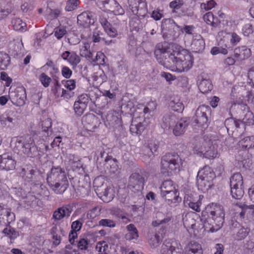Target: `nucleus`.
Listing matches in <instances>:
<instances>
[{"instance_id":"obj_26","label":"nucleus","mask_w":254,"mask_h":254,"mask_svg":"<svg viewBox=\"0 0 254 254\" xmlns=\"http://www.w3.org/2000/svg\"><path fill=\"white\" fill-rule=\"evenodd\" d=\"M177 118L174 114H168L163 117L161 127L164 129H169L176 123Z\"/></svg>"},{"instance_id":"obj_29","label":"nucleus","mask_w":254,"mask_h":254,"mask_svg":"<svg viewBox=\"0 0 254 254\" xmlns=\"http://www.w3.org/2000/svg\"><path fill=\"white\" fill-rule=\"evenodd\" d=\"M187 249L189 252V254H203V251L201 245L195 241H190L188 245Z\"/></svg>"},{"instance_id":"obj_25","label":"nucleus","mask_w":254,"mask_h":254,"mask_svg":"<svg viewBox=\"0 0 254 254\" xmlns=\"http://www.w3.org/2000/svg\"><path fill=\"white\" fill-rule=\"evenodd\" d=\"M162 197L169 205L173 203L175 204L181 200V198L179 197V192L177 190L167 192L166 196Z\"/></svg>"},{"instance_id":"obj_34","label":"nucleus","mask_w":254,"mask_h":254,"mask_svg":"<svg viewBox=\"0 0 254 254\" xmlns=\"http://www.w3.org/2000/svg\"><path fill=\"white\" fill-rule=\"evenodd\" d=\"M127 229L128 233L126 234L125 237L127 240L136 239L138 237V231L136 228L132 224H130L127 226Z\"/></svg>"},{"instance_id":"obj_27","label":"nucleus","mask_w":254,"mask_h":254,"mask_svg":"<svg viewBox=\"0 0 254 254\" xmlns=\"http://www.w3.org/2000/svg\"><path fill=\"white\" fill-rule=\"evenodd\" d=\"M173 182L171 180L164 181L160 187L161 196H165L166 193L176 190Z\"/></svg>"},{"instance_id":"obj_5","label":"nucleus","mask_w":254,"mask_h":254,"mask_svg":"<svg viewBox=\"0 0 254 254\" xmlns=\"http://www.w3.org/2000/svg\"><path fill=\"white\" fill-rule=\"evenodd\" d=\"M15 147L19 148L23 153L30 157L35 155L37 152L34 139L30 135L16 138Z\"/></svg>"},{"instance_id":"obj_59","label":"nucleus","mask_w":254,"mask_h":254,"mask_svg":"<svg viewBox=\"0 0 254 254\" xmlns=\"http://www.w3.org/2000/svg\"><path fill=\"white\" fill-rule=\"evenodd\" d=\"M101 209L99 207H95L92 209L88 212L87 217L90 219H93L99 215L100 213Z\"/></svg>"},{"instance_id":"obj_58","label":"nucleus","mask_w":254,"mask_h":254,"mask_svg":"<svg viewBox=\"0 0 254 254\" xmlns=\"http://www.w3.org/2000/svg\"><path fill=\"white\" fill-rule=\"evenodd\" d=\"M39 79L42 83V85L47 87L49 86L50 82H51V78L47 75L45 73H42L39 77Z\"/></svg>"},{"instance_id":"obj_21","label":"nucleus","mask_w":254,"mask_h":254,"mask_svg":"<svg viewBox=\"0 0 254 254\" xmlns=\"http://www.w3.org/2000/svg\"><path fill=\"white\" fill-rule=\"evenodd\" d=\"M51 189L57 194L64 193L67 188L68 183L67 180L56 181L55 183H48Z\"/></svg>"},{"instance_id":"obj_46","label":"nucleus","mask_w":254,"mask_h":254,"mask_svg":"<svg viewBox=\"0 0 254 254\" xmlns=\"http://www.w3.org/2000/svg\"><path fill=\"white\" fill-rule=\"evenodd\" d=\"M10 58L7 54L0 52V69H4L9 64Z\"/></svg>"},{"instance_id":"obj_11","label":"nucleus","mask_w":254,"mask_h":254,"mask_svg":"<svg viewBox=\"0 0 254 254\" xmlns=\"http://www.w3.org/2000/svg\"><path fill=\"white\" fill-rule=\"evenodd\" d=\"M20 176L28 182H36L37 181V175L34 167L30 165L24 166L20 172Z\"/></svg>"},{"instance_id":"obj_47","label":"nucleus","mask_w":254,"mask_h":254,"mask_svg":"<svg viewBox=\"0 0 254 254\" xmlns=\"http://www.w3.org/2000/svg\"><path fill=\"white\" fill-rule=\"evenodd\" d=\"M149 233V244L150 246L152 248H157L158 246L159 243V238L158 234L156 233H154L152 230H150Z\"/></svg>"},{"instance_id":"obj_24","label":"nucleus","mask_w":254,"mask_h":254,"mask_svg":"<svg viewBox=\"0 0 254 254\" xmlns=\"http://www.w3.org/2000/svg\"><path fill=\"white\" fill-rule=\"evenodd\" d=\"M173 222L172 214L171 213H168L165 217L160 220V230H161L163 233L165 234V233L170 229Z\"/></svg>"},{"instance_id":"obj_53","label":"nucleus","mask_w":254,"mask_h":254,"mask_svg":"<svg viewBox=\"0 0 254 254\" xmlns=\"http://www.w3.org/2000/svg\"><path fill=\"white\" fill-rule=\"evenodd\" d=\"M225 47L226 48H223L222 47H214L211 49L210 53L213 55H216L218 54L226 55L228 53V50L226 48L227 47L226 45H225Z\"/></svg>"},{"instance_id":"obj_23","label":"nucleus","mask_w":254,"mask_h":254,"mask_svg":"<svg viewBox=\"0 0 254 254\" xmlns=\"http://www.w3.org/2000/svg\"><path fill=\"white\" fill-rule=\"evenodd\" d=\"M61 57L73 66H76L80 61L79 57L73 52L65 51L61 55Z\"/></svg>"},{"instance_id":"obj_49","label":"nucleus","mask_w":254,"mask_h":254,"mask_svg":"<svg viewBox=\"0 0 254 254\" xmlns=\"http://www.w3.org/2000/svg\"><path fill=\"white\" fill-rule=\"evenodd\" d=\"M86 107V104H81V103L75 101L74 104L73 108L75 114L78 116H80L83 113Z\"/></svg>"},{"instance_id":"obj_31","label":"nucleus","mask_w":254,"mask_h":254,"mask_svg":"<svg viewBox=\"0 0 254 254\" xmlns=\"http://www.w3.org/2000/svg\"><path fill=\"white\" fill-rule=\"evenodd\" d=\"M244 186L243 178L240 173L234 174L230 178V187Z\"/></svg>"},{"instance_id":"obj_19","label":"nucleus","mask_w":254,"mask_h":254,"mask_svg":"<svg viewBox=\"0 0 254 254\" xmlns=\"http://www.w3.org/2000/svg\"><path fill=\"white\" fill-rule=\"evenodd\" d=\"M197 178L212 182L215 178V174L212 169L209 166H205L202 169L199 170L197 173Z\"/></svg>"},{"instance_id":"obj_36","label":"nucleus","mask_w":254,"mask_h":254,"mask_svg":"<svg viewBox=\"0 0 254 254\" xmlns=\"http://www.w3.org/2000/svg\"><path fill=\"white\" fill-rule=\"evenodd\" d=\"M231 194L233 198L241 199L244 194V186L230 187Z\"/></svg>"},{"instance_id":"obj_20","label":"nucleus","mask_w":254,"mask_h":254,"mask_svg":"<svg viewBox=\"0 0 254 254\" xmlns=\"http://www.w3.org/2000/svg\"><path fill=\"white\" fill-rule=\"evenodd\" d=\"M9 53L14 56L21 55L23 53V45L21 40H14L9 44Z\"/></svg>"},{"instance_id":"obj_22","label":"nucleus","mask_w":254,"mask_h":254,"mask_svg":"<svg viewBox=\"0 0 254 254\" xmlns=\"http://www.w3.org/2000/svg\"><path fill=\"white\" fill-rule=\"evenodd\" d=\"M94 22V19L91 18L90 13L87 11L81 13L77 16L78 24L84 27H88Z\"/></svg>"},{"instance_id":"obj_38","label":"nucleus","mask_w":254,"mask_h":254,"mask_svg":"<svg viewBox=\"0 0 254 254\" xmlns=\"http://www.w3.org/2000/svg\"><path fill=\"white\" fill-rule=\"evenodd\" d=\"M115 3V0H98L97 5L104 11H110Z\"/></svg>"},{"instance_id":"obj_9","label":"nucleus","mask_w":254,"mask_h":254,"mask_svg":"<svg viewBox=\"0 0 254 254\" xmlns=\"http://www.w3.org/2000/svg\"><path fill=\"white\" fill-rule=\"evenodd\" d=\"M65 180H67L65 172L59 166L52 167L51 173L48 175L47 178L48 183L51 184Z\"/></svg>"},{"instance_id":"obj_60","label":"nucleus","mask_w":254,"mask_h":254,"mask_svg":"<svg viewBox=\"0 0 254 254\" xmlns=\"http://www.w3.org/2000/svg\"><path fill=\"white\" fill-rule=\"evenodd\" d=\"M161 76L164 78L167 82H168L169 84H171L172 82L176 79L175 75H173L172 74L167 72H161Z\"/></svg>"},{"instance_id":"obj_3","label":"nucleus","mask_w":254,"mask_h":254,"mask_svg":"<svg viewBox=\"0 0 254 254\" xmlns=\"http://www.w3.org/2000/svg\"><path fill=\"white\" fill-rule=\"evenodd\" d=\"M171 46L177 62V71L182 72L189 70L192 67V61L189 52L176 44L172 43Z\"/></svg>"},{"instance_id":"obj_7","label":"nucleus","mask_w":254,"mask_h":254,"mask_svg":"<svg viewBox=\"0 0 254 254\" xmlns=\"http://www.w3.org/2000/svg\"><path fill=\"white\" fill-rule=\"evenodd\" d=\"M193 151L197 156L207 159H213L217 154V150L210 141H203L201 145H195Z\"/></svg>"},{"instance_id":"obj_10","label":"nucleus","mask_w":254,"mask_h":254,"mask_svg":"<svg viewBox=\"0 0 254 254\" xmlns=\"http://www.w3.org/2000/svg\"><path fill=\"white\" fill-rule=\"evenodd\" d=\"M128 3L134 14L144 15L147 11L145 0H128Z\"/></svg>"},{"instance_id":"obj_41","label":"nucleus","mask_w":254,"mask_h":254,"mask_svg":"<svg viewBox=\"0 0 254 254\" xmlns=\"http://www.w3.org/2000/svg\"><path fill=\"white\" fill-rule=\"evenodd\" d=\"M90 45L87 43H85L81 46L80 49V55L81 56L85 57L88 61L92 59L93 52H91L89 50Z\"/></svg>"},{"instance_id":"obj_62","label":"nucleus","mask_w":254,"mask_h":254,"mask_svg":"<svg viewBox=\"0 0 254 254\" xmlns=\"http://www.w3.org/2000/svg\"><path fill=\"white\" fill-rule=\"evenodd\" d=\"M66 32L65 29L63 27H57L54 30L55 36L58 39L62 38L66 34Z\"/></svg>"},{"instance_id":"obj_28","label":"nucleus","mask_w":254,"mask_h":254,"mask_svg":"<svg viewBox=\"0 0 254 254\" xmlns=\"http://www.w3.org/2000/svg\"><path fill=\"white\" fill-rule=\"evenodd\" d=\"M104 165L112 173H115L118 169L117 160L113 159L111 156H108L105 159Z\"/></svg>"},{"instance_id":"obj_48","label":"nucleus","mask_w":254,"mask_h":254,"mask_svg":"<svg viewBox=\"0 0 254 254\" xmlns=\"http://www.w3.org/2000/svg\"><path fill=\"white\" fill-rule=\"evenodd\" d=\"M109 247L105 242L98 243L96 246L98 254H109Z\"/></svg>"},{"instance_id":"obj_33","label":"nucleus","mask_w":254,"mask_h":254,"mask_svg":"<svg viewBox=\"0 0 254 254\" xmlns=\"http://www.w3.org/2000/svg\"><path fill=\"white\" fill-rule=\"evenodd\" d=\"M15 97L17 105L19 106L24 105L26 99V93L24 88H20L15 92Z\"/></svg>"},{"instance_id":"obj_14","label":"nucleus","mask_w":254,"mask_h":254,"mask_svg":"<svg viewBox=\"0 0 254 254\" xmlns=\"http://www.w3.org/2000/svg\"><path fill=\"white\" fill-rule=\"evenodd\" d=\"M51 233L53 240V245L58 246L61 242V236H65V230L61 223H56L51 230Z\"/></svg>"},{"instance_id":"obj_6","label":"nucleus","mask_w":254,"mask_h":254,"mask_svg":"<svg viewBox=\"0 0 254 254\" xmlns=\"http://www.w3.org/2000/svg\"><path fill=\"white\" fill-rule=\"evenodd\" d=\"M211 113V109L207 105L199 106L195 111V115L192 118V123L195 125L206 128L208 126V115Z\"/></svg>"},{"instance_id":"obj_61","label":"nucleus","mask_w":254,"mask_h":254,"mask_svg":"<svg viewBox=\"0 0 254 254\" xmlns=\"http://www.w3.org/2000/svg\"><path fill=\"white\" fill-rule=\"evenodd\" d=\"M63 83L64 84V87L67 90L72 91L76 87V81L73 79L63 81Z\"/></svg>"},{"instance_id":"obj_39","label":"nucleus","mask_w":254,"mask_h":254,"mask_svg":"<svg viewBox=\"0 0 254 254\" xmlns=\"http://www.w3.org/2000/svg\"><path fill=\"white\" fill-rule=\"evenodd\" d=\"M170 240H166L161 247V254H174L175 248L173 246Z\"/></svg>"},{"instance_id":"obj_63","label":"nucleus","mask_w":254,"mask_h":254,"mask_svg":"<svg viewBox=\"0 0 254 254\" xmlns=\"http://www.w3.org/2000/svg\"><path fill=\"white\" fill-rule=\"evenodd\" d=\"M170 106L172 110L177 112H182L184 108L183 104L180 102H171Z\"/></svg>"},{"instance_id":"obj_40","label":"nucleus","mask_w":254,"mask_h":254,"mask_svg":"<svg viewBox=\"0 0 254 254\" xmlns=\"http://www.w3.org/2000/svg\"><path fill=\"white\" fill-rule=\"evenodd\" d=\"M240 143L245 150H249L254 147V136H247L240 141Z\"/></svg>"},{"instance_id":"obj_2","label":"nucleus","mask_w":254,"mask_h":254,"mask_svg":"<svg viewBox=\"0 0 254 254\" xmlns=\"http://www.w3.org/2000/svg\"><path fill=\"white\" fill-rule=\"evenodd\" d=\"M161 173L164 176H170L180 171L182 159L175 152L166 153L161 158Z\"/></svg>"},{"instance_id":"obj_30","label":"nucleus","mask_w":254,"mask_h":254,"mask_svg":"<svg viewBox=\"0 0 254 254\" xmlns=\"http://www.w3.org/2000/svg\"><path fill=\"white\" fill-rule=\"evenodd\" d=\"M191 49L194 52L198 53L202 51L205 48V42L202 37L199 36V39H194L191 44Z\"/></svg>"},{"instance_id":"obj_64","label":"nucleus","mask_w":254,"mask_h":254,"mask_svg":"<svg viewBox=\"0 0 254 254\" xmlns=\"http://www.w3.org/2000/svg\"><path fill=\"white\" fill-rule=\"evenodd\" d=\"M74 245L69 244L65 246L64 254H79L77 250L73 248Z\"/></svg>"},{"instance_id":"obj_35","label":"nucleus","mask_w":254,"mask_h":254,"mask_svg":"<svg viewBox=\"0 0 254 254\" xmlns=\"http://www.w3.org/2000/svg\"><path fill=\"white\" fill-rule=\"evenodd\" d=\"M12 8L11 3H0V20L7 17L11 12Z\"/></svg>"},{"instance_id":"obj_18","label":"nucleus","mask_w":254,"mask_h":254,"mask_svg":"<svg viewBox=\"0 0 254 254\" xmlns=\"http://www.w3.org/2000/svg\"><path fill=\"white\" fill-rule=\"evenodd\" d=\"M71 211L66 206H63L55 210L53 214L52 218L55 222L60 221L64 218H68Z\"/></svg>"},{"instance_id":"obj_4","label":"nucleus","mask_w":254,"mask_h":254,"mask_svg":"<svg viewBox=\"0 0 254 254\" xmlns=\"http://www.w3.org/2000/svg\"><path fill=\"white\" fill-rule=\"evenodd\" d=\"M171 42H165L162 45L161 48H160V53H161L160 59H162V61H160V63L163 64L167 68H171L176 67L177 68V64L175 53L172 51ZM177 71V69H176Z\"/></svg>"},{"instance_id":"obj_44","label":"nucleus","mask_w":254,"mask_h":254,"mask_svg":"<svg viewBox=\"0 0 254 254\" xmlns=\"http://www.w3.org/2000/svg\"><path fill=\"white\" fill-rule=\"evenodd\" d=\"M13 29L16 31H23L26 27V23L19 18H13L11 21Z\"/></svg>"},{"instance_id":"obj_42","label":"nucleus","mask_w":254,"mask_h":254,"mask_svg":"<svg viewBox=\"0 0 254 254\" xmlns=\"http://www.w3.org/2000/svg\"><path fill=\"white\" fill-rule=\"evenodd\" d=\"M52 120L50 118H47L45 120H43L41 123L42 130L46 133L47 136H50L52 134Z\"/></svg>"},{"instance_id":"obj_52","label":"nucleus","mask_w":254,"mask_h":254,"mask_svg":"<svg viewBox=\"0 0 254 254\" xmlns=\"http://www.w3.org/2000/svg\"><path fill=\"white\" fill-rule=\"evenodd\" d=\"M105 31L111 37H115L117 34V31L116 28L113 27L109 22H106L105 24Z\"/></svg>"},{"instance_id":"obj_43","label":"nucleus","mask_w":254,"mask_h":254,"mask_svg":"<svg viewBox=\"0 0 254 254\" xmlns=\"http://www.w3.org/2000/svg\"><path fill=\"white\" fill-rule=\"evenodd\" d=\"M196 184L198 190L202 191L207 190L208 189L210 188L212 185L211 182H207V181L202 179V178H199V177H197Z\"/></svg>"},{"instance_id":"obj_1","label":"nucleus","mask_w":254,"mask_h":254,"mask_svg":"<svg viewBox=\"0 0 254 254\" xmlns=\"http://www.w3.org/2000/svg\"><path fill=\"white\" fill-rule=\"evenodd\" d=\"M225 211L222 206L212 203L207 205L201 212V221L204 230L214 233L219 230L223 225Z\"/></svg>"},{"instance_id":"obj_57","label":"nucleus","mask_w":254,"mask_h":254,"mask_svg":"<svg viewBox=\"0 0 254 254\" xmlns=\"http://www.w3.org/2000/svg\"><path fill=\"white\" fill-rule=\"evenodd\" d=\"M143 129V128L141 123L137 125L131 124L130 127V130L132 133L140 134Z\"/></svg>"},{"instance_id":"obj_32","label":"nucleus","mask_w":254,"mask_h":254,"mask_svg":"<svg viewBox=\"0 0 254 254\" xmlns=\"http://www.w3.org/2000/svg\"><path fill=\"white\" fill-rule=\"evenodd\" d=\"M204 21L213 27H216L220 23L217 17H214L211 12H208L203 15Z\"/></svg>"},{"instance_id":"obj_15","label":"nucleus","mask_w":254,"mask_h":254,"mask_svg":"<svg viewBox=\"0 0 254 254\" xmlns=\"http://www.w3.org/2000/svg\"><path fill=\"white\" fill-rule=\"evenodd\" d=\"M101 178H96L93 182V185L95 187H96V193L100 197H107L109 195V189L106 184L101 181Z\"/></svg>"},{"instance_id":"obj_56","label":"nucleus","mask_w":254,"mask_h":254,"mask_svg":"<svg viewBox=\"0 0 254 254\" xmlns=\"http://www.w3.org/2000/svg\"><path fill=\"white\" fill-rule=\"evenodd\" d=\"M3 232L8 235L11 238V239H15L19 236L18 232L16 231L13 228L9 227L6 228L3 230Z\"/></svg>"},{"instance_id":"obj_45","label":"nucleus","mask_w":254,"mask_h":254,"mask_svg":"<svg viewBox=\"0 0 254 254\" xmlns=\"http://www.w3.org/2000/svg\"><path fill=\"white\" fill-rule=\"evenodd\" d=\"M105 55L101 52H97L96 56L94 57V53L92 54V59L89 61L91 63H96L98 64H103L105 62Z\"/></svg>"},{"instance_id":"obj_54","label":"nucleus","mask_w":254,"mask_h":254,"mask_svg":"<svg viewBox=\"0 0 254 254\" xmlns=\"http://www.w3.org/2000/svg\"><path fill=\"white\" fill-rule=\"evenodd\" d=\"M115 4L113 5L111 12H113L116 15H122L124 13L125 11L122 6L119 3L115 0Z\"/></svg>"},{"instance_id":"obj_51","label":"nucleus","mask_w":254,"mask_h":254,"mask_svg":"<svg viewBox=\"0 0 254 254\" xmlns=\"http://www.w3.org/2000/svg\"><path fill=\"white\" fill-rule=\"evenodd\" d=\"M79 3L78 0H68L66 1L65 9L67 11H72L76 8Z\"/></svg>"},{"instance_id":"obj_37","label":"nucleus","mask_w":254,"mask_h":254,"mask_svg":"<svg viewBox=\"0 0 254 254\" xmlns=\"http://www.w3.org/2000/svg\"><path fill=\"white\" fill-rule=\"evenodd\" d=\"M199 90L202 93H206L213 89L212 82L209 79H202L198 85Z\"/></svg>"},{"instance_id":"obj_12","label":"nucleus","mask_w":254,"mask_h":254,"mask_svg":"<svg viewBox=\"0 0 254 254\" xmlns=\"http://www.w3.org/2000/svg\"><path fill=\"white\" fill-rule=\"evenodd\" d=\"M16 161L7 153L0 155V169L6 171L12 170L15 168Z\"/></svg>"},{"instance_id":"obj_55","label":"nucleus","mask_w":254,"mask_h":254,"mask_svg":"<svg viewBox=\"0 0 254 254\" xmlns=\"http://www.w3.org/2000/svg\"><path fill=\"white\" fill-rule=\"evenodd\" d=\"M254 115L252 112L248 111L245 115L243 119V122L248 125H253L254 124Z\"/></svg>"},{"instance_id":"obj_16","label":"nucleus","mask_w":254,"mask_h":254,"mask_svg":"<svg viewBox=\"0 0 254 254\" xmlns=\"http://www.w3.org/2000/svg\"><path fill=\"white\" fill-rule=\"evenodd\" d=\"M251 54L250 49L245 46L238 47L234 51V57L238 61H242L247 59Z\"/></svg>"},{"instance_id":"obj_50","label":"nucleus","mask_w":254,"mask_h":254,"mask_svg":"<svg viewBox=\"0 0 254 254\" xmlns=\"http://www.w3.org/2000/svg\"><path fill=\"white\" fill-rule=\"evenodd\" d=\"M99 225L104 227L114 228L116 223L115 221L110 219H102L99 221Z\"/></svg>"},{"instance_id":"obj_17","label":"nucleus","mask_w":254,"mask_h":254,"mask_svg":"<svg viewBox=\"0 0 254 254\" xmlns=\"http://www.w3.org/2000/svg\"><path fill=\"white\" fill-rule=\"evenodd\" d=\"M190 124L189 120L186 118H182L178 121L174 126L173 132L175 136H180L186 131Z\"/></svg>"},{"instance_id":"obj_8","label":"nucleus","mask_w":254,"mask_h":254,"mask_svg":"<svg viewBox=\"0 0 254 254\" xmlns=\"http://www.w3.org/2000/svg\"><path fill=\"white\" fill-rule=\"evenodd\" d=\"M175 23L173 19L170 18L164 19L161 23V33L165 40L164 42H168L172 40L173 29Z\"/></svg>"},{"instance_id":"obj_13","label":"nucleus","mask_w":254,"mask_h":254,"mask_svg":"<svg viewBox=\"0 0 254 254\" xmlns=\"http://www.w3.org/2000/svg\"><path fill=\"white\" fill-rule=\"evenodd\" d=\"M145 182L144 177L138 173H132L129 178V186L136 190L143 189Z\"/></svg>"}]
</instances>
